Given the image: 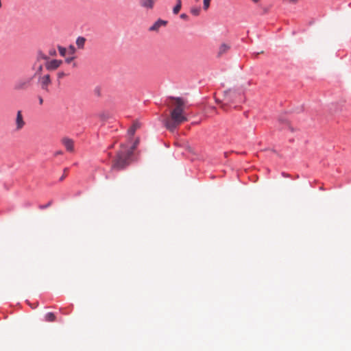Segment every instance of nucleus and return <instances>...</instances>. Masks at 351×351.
I'll use <instances>...</instances> for the list:
<instances>
[{
    "label": "nucleus",
    "mask_w": 351,
    "mask_h": 351,
    "mask_svg": "<svg viewBox=\"0 0 351 351\" xmlns=\"http://www.w3.org/2000/svg\"><path fill=\"white\" fill-rule=\"evenodd\" d=\"M51 205V202H49L47 204L45 205V206H40V208L43 209V208H47L48 206H49Z\"/></svg>",
    "instance_id": "obj_26"
},
{
    "label": "nucleus",
    "mask_w": 351,
    "mask_h": 351,
    "mask_svg": "<svg viewBox=\"0 0 351 351\" xmlns=\"http://www.w3.org/2000/svg\"><path fill=\"white\" fill-rule=\"evenodd\" d=\"M42 71H43V65H42V64H40V65L38 66V68H37V70H36V73H35V75H40V74L41 73Z\"/></svg>",
    "instance_id": "obj_18"
},
{
    "label": "nucleus",
    "mask_w": 351,
    "mask_h": 351,
    "mask_svg": "<svg viewBox=\"0 0 351 351\" xmlns=\"http://www.w3.org/2000/svg\"><path fill=\"white\" fill-rule=\"evenodd\" d=\"M2 7L1 1L0 0V8Z\"/></svg>",
    "instance_id": "obj_32"
},
{
    "label": "nucleus",
    "mask_w": 351,
    "mask_h": 351,
    "mask_svg": "<svg viewBox=\"0 0 351 351\" xmlns=\"http://www.w3.org/2000/svg\"><path fill=\"white\" fill-rule=\"evenodd\" d=\"M56 320V315L53 313H48L45 315V321L53 322Z\"/></svg>",
    "instance_id": "obj_14"
},
{
    "label": "nucleus",
    "mask_w": 351,
    "mask_h": 351,
    "mask_svg": "<svg viewBox=\"0 0 351 351\" xmlns=\"http://www.w3.org/2000/svg\"><path fill=\"white\" fill-rule=\"evenodd\" d=\"M61 143L64 145L67 152H74V141L72 138H70L69 137H63L61 139Z\"/></svg>",
    "instance_id": "obj_5"
},
{
    "label": "nucleus",
    "mask_w": 351,
    "mask_h": 351,
    "mask_svg": "<svg viewBox=\"0 0 351 351\" xmlns=\"http://www.w3.org/2000/svg\"><path fill=\"white\" fill-rule=\"evenodd\" d=\"M39 103L40 105L43 104V99L41 97H39Z\"/></svg>",
    "instance_id": "obj_27"
},
{
    "label": "nucleus",
    "mask_w": 351,
    "mask_h": 351,
    "mask_svg": "<svg viewBox=\"0 0 351 351\" xmlns=\"http://www.w3.org/2000/svg\"><path fill=\"white\" fill-rule=\"evenodd\" d=\"M230 49V46L227 44L223 43L220 45L219 49L218 55L222 56L223 54L226 53Z\"/></svg>",
    "instance_id": "obj_9"
},
{
    "label": "nucleus",
    "mask_w": 351,
    "mask_h": 351,
    "mask_svg": "<svg viewBox=\"0 0 351 351\" xmlns=\"http://www.w3.org/2000/svg\"><path fill=\"white\" fill-rule=\"evenodd\" d=\"M221 107V108H223V110H226V105H225V104H222Z\"/></svg>",
    "instance_id": "obj_28"
},
{
    "label": "nucleus",
    "mask_w": 351,
    "mask_h": 351,
    "mask_svg": "<svg viewBox=\"0 0 351 351\" xmlns=\"http://www.w3.org/2000/svg\"><path fill=\"white\" fill-rule=\"evenodd\" d=\"M132 156V150H126V147L121 146V149L118 152L115 159L113 160L112 170H123L130 162V158Z\"/></svg>",
    "instance_id": "obj_2"
},
{
    "label": "nucleus",
    "mask_w": 351,
    "mask_h": 351,
    "mask_svg": "<svg viewBox=\"0 0 351 351\" xmlns=\"http://www.w3.org/2000/svg\"><path fill=\"white\" fill-rule=\"evenodd\" d=\"M190 12L193 16H197L199 15L201 12V8L198 6L192 7L190 10Z\"/></svg>",
    "instance_id": "obj_13"
},
{
    "label": "nucleus",
    "mask_w": 351,
    "mask_h": 351,
    "mask_svg": "<svg viewBox=\"0 0 351 351\" xmlns=\"http://www.w3.org/2000/svg\"><path fill=\"white\" fill-rule=\"evenodd\" d=\"M62 64V61L60 60H51L48 61L45 64V67L49 71L56 70Z\"/></svg>",
    "instance_id": "obj_6"
},
{
    "label": "nucleus",
    "mask_w": 351,
    "mask_h": 351,
    "mask_svg": "<svg viewBox=\"0 0 351 351\" xmlns=\"http://www.w3.org/2000/svg\"><path fill=\"white\" fill-rule=\"evenodd\" d=\"M63 154V152L62 151H57L55 152L54 155L56 156H58V155H62Z\"/></svg>",
    "instance_id": "obj_25"
},
{
    "label": "nucleus",
    "mask_w": 351,
    "mask_h": 351,
    "mask_svg": "<svg viewBox=\"0 0 351 351\" xmlns=\"http://www.w3.org/2000/svg\"><path fill=\"white\" fill-rule=\"evenodd\" d=\"M289 129L291 130V131H293V128L290 126H289Z\"/></svg>",
    "instance_id": "obj_31"
},
{
    "label": "nucleus",
    "mask_w": 351,
    "mask_h": 351,
    "mask_svg": "<svg viewBox=\"0 0 351 351\" xmlns=\"http://www.w3.org/2000/svg\"><path fill=\"white\" fill-rule=\"evenodd\" d=\"M14 124H15L14 131H16V132L21 131L25 127L26 123L24 120L23 115L21 110L17 111Z\"/></svg>",
    "instance_id": "obj_3"
},
{
    "label": "nucleus",
    "mask_w": 351,
    "mask_h": 351,
    "mask_svg": "<svg viewBox=\"0 0 351 351\" xmlns=\"http://www.w3.org/2000/svg\"><path fill=\"white\" fill-rule=\"evenodd\" d=\"M180 18L182 19H184V20H186V21H187L189 19L188 15L186 14H184V13L180 14Z\"/></svg>",
    "instance_id": "obj_22"
},
{
    "label": "nucleus",
    "mask_w": 351,
    "mask_h": 351,
    "mask_svg": "<svg viewBox=\"0 0 351 351\" xmlns=\"http://www.w3.org/2000/svg\"><path fill=\"white\" fill-rule=\"evenodd\" d=\"M48 59H49L48 56H46L45 53H43L42 51H39L38 53V55H37L38 60H47Z\"/></svg>",
    "instance_id": "obj_15"
},
{
    "label": "nucleus",
    "mask_w": 351,
    "mask_h": 351,
    "mask_svg": "<svg viewBox=\"0 0 351 351\" xmlns=\"http://www.w3.org/2000/svg\"><path fill=\"white\" fill-rule=\"evenodd\" d=\"M167 21L162 19H158L151 27L149 28L150 32H158L160 27H165Z\"/></svg>",
    "instance_id": "obj_7"
},
{
    "label": "nucleus",
    "mask_w": 351,
    "mask_h": 351,
    "mask_svg": "<svg viewBox=\"0 0 351 351\" xmlns=\"http://www.w3.org/2000/svg\"><path fill=\"white\" fill-rule=\"evenodd\" d=\"M285 3H295L298 1V0H283Z\"/></svg>",
    "instance_id": "obj_23"
},
{
    "label": "nucleus",
    "mask_w": 351,
    "mask_h": 351,
    "mask_svg": "<svg viewBox=\"0 0 351 351\" xmlns=\"http://www.w3.org/2000/svg\"><path fill=\"white\" fill-rule=\"evenodd\" d=\"M64 176H62L60 178V180H61V181H62V180H64Z\"/></svg>",
    "instance_id": "obj_30"
},
{
    "label": "nucleus",
    "mask_w": 351,
    "mask_h": 351,
    "mask_svg": "<svg viewBox=\"0 0 351 351\" xmlns=\"http://www.w3.org/2000/svg\"><path fill=\"white\" fill-rule=\"evenodd\" d=\"M138 140L137 139V140H136V141H135V142H134V143L133 146H132L131 148H130V149H128V148L126 147V150H132V152H134V150L136 149V146H137V145H138Z\"/></svg>",
    "instance_id": "obj_19"
},
{
    "label": "nucleus",
    "mask_w": 351,
    "mask_h": 351,
    "mask_svg": "<svg viewBox=\"0 0 351 351\" xmlns=\"http://www.w3.org/2000/svg\"><path fill=\"white\" fill-rule=\"evenodd\" d=\"M73 59H74V57H70V58H66L65 61L67 63H70L73 60Z\"/></svg>",
    "instance_id": "obj_24"
},
{
    "label": "nucleus",
    "mask_w": 351,
    "mask_h": 351,
    "mask_svg": "<svg viewBox=\"0 0 351 351\" xmlns=\"http://www.w3.org/2000/svg\"><path fill=\"white\" fill-rule=\"evenodd\" d=\"M49 53L50 56H56V49H52L49 50Z\"/></svg>",
    "instance_id": "obj_21"
},
{
    "label": "nucleus",
    "mask_w": 351,
    "mask_h": 351,
    "mask_svg": "<svg viewBox=\"0 0 351 351\" xmlns=\"http://www.w3.org/2000/svg\"><path fill=\"white\" fill-rule=\"evenodd\" d=\"M58 51H59V53H60V56H66V48H64L63 47H61V46H58Z\"/></svg>",
    "instance_id": "obj_17"
},
{
    "label": "nucleus",
    "mask_w": 351,
    "mask_h": 351,
    "mask_svg": "<svg viewBox=\"0 0 351 351\" xmlns=\"http://www.w3.org/2000/svg\"><path fill=\"white\" fill-rule=\"evenodd\" d=\"M38 83L43 90L49 91V86L51 84L50 75L49 74L38 77Z\"/></svg>",
    "instance_id": "obj_4"
},
{
    "label": "nucleus",
    "mask_w": 351,
    "mask_h": 351,
    "mask_svg": "<svg viewBox=\"0 0 351 351\" xmlns=\"http://www.w3.org/2000/svg\"><path fill=\"white\" fill-rule=\"evenodd\" d=\"M252 1L253 2H254V3H258V2H259V1H260V0H252Z\"/></svg>",
    "instance_id": "obj_29"
},
{
    "label": "nucleus",
    "mask_w": 351,
    "mask_h": 351,
    "mask_svg": "<svg viewBox=\"0 0 351 351\" xmlns=\"http://www.w3.org/2000/svg\"><path fill=\"white\" fill-rule=\"evenodd\" d=\"M66 75V74L64 72H63V71L58 72V74H57V76H58V79H62V78H63Z\"/></svg>",
    "instance_id": "obj_20"
},
{
    "label": "nucleus",
    "mask_w": 351,
    "mask_h": 351,
    "mask_svg": "<svg viewBox=\"0 0 351 351\" xmlns=\"http://www.w3.org/2000/svg\"><path fill=\"white\" fill-rule=\"evenodd\" d=\"M211 0H203V8L204 10H207L210 4Z\"/></svg>",
    "instance_id": "obj_16"
},
{
    "label": "nucleus",
    "mask_w": 351,
    "mask_h": 351,
    "mask_svg": "<svg viewBox=\"0 0 351 351\" xmlns=\"http://www.w3.org/2000/svg\"><path fill=\"white\" fill-rule=\"evenodd\" d=\"M141 127V123L138 121H136L134 122V123L132 124V125L129 128L128 130V134L130 135V136H133L136 132V130H138V128H140Z\"/></svg>",
    "instance_id": "obj_8"
},
{
    "label": "nucleus",
    "mask_w": 351,
    "mask_h": 351,
    "mask_svg": "<svg viewBox=\"0 0 351 351\" xmlns=\"http://www.w3.org/2000/svg\"><path fill=\"white\" fill-rule=\"evenodd\" d=\"M182 8V1L181 0H176V5L173 8V13L174 14H178L179 12L180 11Z\"/></svg>",
    "instance_id": "obj_12"
},
{
    "label": "nucleus",
    "mask_w": 351,
    "mask_h": 351,
    "mask_svg": "<svg viewBox=\"0 0 351 351\" xmlns=\"http://www.w3.org/2000/svg\"><path fill=\"white\" fill-rule=\"evenodd\" d=\"M86 42V38L82 36H80L76 40V45L78 48L83 49L84 47V44Z\"/></svg>",
    "instance_id": "obj_11"
},
{
    "label": "nucleus",
    "mask_w": 351,
    "mask_h": 351,
    "mask_svg": "<svg viewBox=\"0 0 351 351\" xmlns=\"http://www.w3.org/2000/svg\"><path fill=\"white\" fill-rule=\"evenodd\" d=\"M27 86V82L25 81H19L16 83L14 88L16 90L25 89Z\"/></svg>",
    "instance_id": "obj_10"
},
{
    "label": "nucleus",
    "mask_w": 351,
    "mask_h": 351,
    "mask_svg": "<svg viewBox=\"0 0 351 351\" xmlns=\"http://www.w3.org/2000/svg\"><path fill=\"white\" fill-rule=\"evenodd\" d=\"M172 100L170 117L165 121L166 128L173 131L178 125L187 121L188 119L184 113L185 101L181 97H171Z\"/></svg>",
    "instance_id": "obj_1"
}]
</instances>
